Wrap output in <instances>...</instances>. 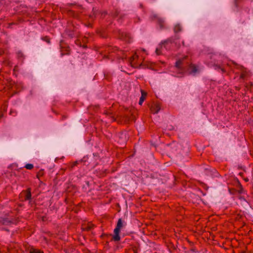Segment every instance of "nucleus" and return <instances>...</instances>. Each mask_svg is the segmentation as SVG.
<instances>
[{"mask_svg": "<svg viewBox=\"0 0 253 253\" xmlns=\"http://www.w3.org/2000/svg\"><path fill=\"white\" fill-rule=\"evenodd\" d=\"M105 51L104 58H111L113 60V58L115 56V55L113 54V53H116L117 58H124L123 56H122V54H123V51L119 50L116 46H108L106 48Z\"/></svg>", "mask_w": 253, "mask_h": 253, "instance_id": "obj_1", "label": "nucleus"}, {"mask_svg": "<svg viewBox=\"0 0 253 253\" xmlns=\"http://www.w3.org/2000/svg\"><path fill=\"white\" fill-rule=\"evenodd\" d=\"M123 227V222L121 218H119L118 220L117 226L114 230V235L113 236V240L114 241H119L121 239L120 236V232L121 228Z\"/></svg>", "mask_w": 253, "mask_h": 253, "instance_id": "obj_2", "label": "nucleus"}, {"mask_svg": "<svg viewBox=\"0 0 253 253\" xmlns=\"http://www.w3.org/2000/svg\"><path fill=\"white\" fill-rule=\"evenodd\" d=\"M119 38L127 42H130L132 41V38L129 34L124 32H119Z\"/></svg>", "mask_w": 253, "mask_h": 253, "instance_id": "obj_3", "label": "nucleus"}, {"mask_svg": "<svg viewBox=\"0 0 253 253\" xmlns=\"http://www.w3.org/2000/svg\"><path fill=\"white\" fill-rule=\"evenodd\" d=\"M119 38L127 42H130L132 41V38L129 34L124 32H119Z\"/></svg>", "mask_w": 253, "mask_h": 253, "instance_id": "obj_4", "label": "nucleus"}, {"mask_svg": "<svg viewBox=\"0 0 253 253\" xmlns=\"http://www.w3.org/2000/svg\"><path fill=\"white\" fill-rule=\"evenodd\" d=\"M94 224L91 222L84 223L82 225V229L83 231H89L93 229Z\"/></svg>", "mask_w": 253, "mask_h": 253, "instance_id": "obj_5", "label": "nucleus"}, {"mask_svg": "<svg viewBox=\"0 0 253 253\" xmlns=\"http://www.w3.org/2000/svg\"><path fill=\"white\" fill-rule=\"evenodd\" d=\"M154 17L156 18V22L158 23V24L159 25L160 28L161 29L164 28H165L164 20L161 17H159L158 15H155Z\"/></svg>", "mask_w": 253, "mask_h": 253, "instance_id": "obj_6", "label": "nucleus"}, {"mask_svg": "<svg viewBox=\"0 0 253 253\" xmlns=\"http://www.w3.org/2000/svg\"><path fill=\"white\" fill-rule=\"evenodd\" d=\"M182 61L183 59H179L175 63V67L179 70L180 73L184 72V69L182 67Z\"/></svg>", "mask_w": 253, "mask_h": 253, "instance_id": "obj_7", "label": "nucleus"}, {"mask_svg": "<svg viewBox=\"0 0 253 253\" xmlns=\"http://www.w3.org/2000/svg\"><path fill=\"white\" fill-rule=\"evenodd\" d=\"M138 58V55L136 53L134 54L130 59V63L131 65V66L133 67H135L136 66L135 65V60Z\"/></svg>", "mask_w": 253, "mask_h": 253, "instance_id": "obj_8", "label": "nucleus"}, {"mask_svg": "<svg viewBox=\"0 0 253 253\" xmlns=\"http://www.w3.org/2000/svg\"><path fill=\"white\" fill-rule=\"evenodd\" d=\"M141 96L140 98L139 101V104L141 105L144 102V100L145 99L146 96H147V93L145 92L144 90H141Z\"/></svg>", "mask_w": 253, "mask_h": 253, "instance_id": "obj_9", "label": "nucleus"}, {"mask_svg": "<svg viewBox=\"0 0 253 253\" xmlns=\"http://www.w3.org/2000/svg\"><path fill=\"white\" fill-rule=\"evenodd\" d=\"M61 54L62 56L66 54H69L70 52V47H61Z\"/></svg>", "mask_w": 253, "mask_h": 253, "instance_id": "obj_10", "label": "nucleus"}, {"mask_svg": "<svg viewBox=\"0 0 253 253\" xmlns=\"http://www.w3.org/2000/svg\"><path fill=\"white\" fill-rule=\"evenodd\" d=\"M172 44L171 40H168L162 43V48H165L166 49L169 47V46Z\"/></svg>", "mask_w": 253, "mask_h": 253, "instance_id": "obj_11", "label": "nucleus"}, {"mask_svg": "<svg viewBox=\"0 0 253 253\" xmlns=\"http://www.w3.org/2000/svg\"><path fill=\"white\" fill-rule=\"evenodd\" d=\"M160 110V107L159 104H155L151 108V112L154 114H157Z\"/></svg>", "mask_w": 253, "mask_h": 253, "instance_id": "obj_12", "label": "nucleus"}, {"mask_svg": "<svg viewBox=\"0 0 253 253\" xmlns=\"http://www.w3.org/2000/svg\"><path fill=\"white\" fill-rule=\"evenodd\" d=\"M25 194V200H28L31 198V193L30 188H28L26 191L24 192Z\"/></svg>", "mask_w": 253, "mask_h": 253, "instance_id": "obj_13", "label": "nucleus"}, {"mask_svg": "<svg viewBox=\"0 0 253 253\" xmlns=\"http://www.w3.org/2000/svg\"><path fill=\"white\" fill-rule=\"evenodd\" d=\"M29 253H44L43 251L35 248H31L29 251Z\"/></svg>", "mask_w": 253, "mask_h": 253, "instance_id": "obj_14", "label": "nucleus"}, {"mask_svg": "<svg viewBox=\"0 0 253 253\" xmlns=\"http://www.w3.org/2000/svg\"><path fill=\"white\" fill-rule=\"evenodd\" d=\"M182 30V27L180 24H177L174 28V31L175 33H178Z\"/></svg>", "mask_w": 253, "mask_h": 253, "instance_id": "obj_15", "label": "nucleus"}, {"mask_svg": "<svg viewBox=\"0 0 253 253\" xmlns=\"http://www.w3.org/2000/svg\"><path fill=\"white\" fill-rule=\"evenodd\" d=\"M44 174V171H43V169H42L41 170H40L38 173H37V177L38 178V179H40V178Z\"/></svg>", "mask_w": 253, "mask_h": 253, "instance_id": "obj_16", "label": "nucleus"}, {"mask_svg": "<svg viewBox=\"0 0 253 253\" xmlns=\"http://www.w3.org/2000/svg\"><path fill=\"white\" fill-rule=\"evenodd\" d=\"M190 68L191 69V73H195L197 72V67L194 65H192L190 66Z\"/></svg>", "mask_w": 253, "mask_h": 253, "instance_id": "obj_17", "label": "nucleus"}, {"mask_svg": "<svg viewBox=\"0 0 253 253\" xmlns=\"http://www.w3.org/2000/svg\"><path fill=\"white\" fill-rule=\"evenodd\" d=\"M215 66V69H220L222 73H225L226 72L225 68L222 66L216 65Z\"/></svg>", "mask_w": 253, "mask_h": 253, "instance_id": "obj_18", "label": "nucleus"}, {"mask_svg": "<svg viewBox=\"0 0 253 253\" xmlns=\"http://www.w3.org/2000/svg\"><path fill=\"white\" fill-rule=\"evenodd\" d=\"M25 168L28 169H32L34 168V166L31 164H27L25 165Z\"/></svg>", "mask_w": 253, "mask_h": 253, "instance_id": "obj_19", "label": "nucleus"}, {"mask_svg": "<svg viewBox=\"0 0 253 253\" xmlns=\"http://www.w3.org/2000/svg\"><path fill=\"white\" fill-rule=\"evenodd\" d=\"M239 185L240 186V189L238 190V192L240 194H243L245 193V190H244L242 186L241 185L240 183H239Z\"/></svg>", "mask_w": 253, "mask_h": 253, "instance_id": "obj_20", "label": "nucleus"}, {"mask_svg": "<svg viewBox=\"0 0 253 253\" xmlns=\"http://www.w3.org/2000/svg\"><path fill=\"white\" fill-rule=\"evenodd\" d=\"M42 39L43 41H45V42H47L48 43H50V39H49V38L48 37H47V36H46V37H44L42 38Z\"/></svg>", "mask_w": 253, "mask_h": 253, "instance_id": "obj_21", "label": "nucleus"}, {"mask_svg": "<svg viewBox=\"0 0 253 253\" xmlns=\"http://www.w3.org/2000/svg\"><path fill=\"white\" fill-rule=\"evenodd\" d=\"M247 74V73L246 72H243L240 75V78L242 79H245Z\"/></svg>", "mask_w": 253, "mask_h": 253, "instance_id": "obj_22", "label": "nucleus"}, {"mask_svg": "<svg viewBox=\"0 0 253 253\" xmlns=\"http://www.w3.org/2000/svg\"><path fill=\"white\" fill-rule=\"evenodd\" d=\"M75 43L78 45L81 46V43L79 40L76 41Z\"/></svg>", "mask_w": 253, "mask_h": 253, "instance_id": "obj_23", "label": "nucleus"}, {"mask_svg": "<svg viewBox=\"0 0 253 253\" xmlns=\"http://www.w3.org/2000/svg\"><path fill=\"white\" fill-rule=\"evenodd\" d=\"M78 164V162L77 161H76V162H74L73 164H72V167H74L76 166H77V165Z\"/></svg>", "mask_w": 253, "mask_h": 253, "instance_id": "obj_24", "label": "nucleus"}, {"mask_svg": "<svg viewBox=\"0 0 253 253\" xmlns=\"http://www.w3.org/2000/svg\"><path fill=\"white\" fill-rule=\"evenodd\" d=\"M110 120H111V121H112V122H114L116 120V119H115V118L113 116L110 117Z\"/></svg>", "mask_w": 253, "mask_h": 253, "instance_id": "obj_25", "label": "nucleus"}, {"mask_svg": "<svg viewBox=\"0 0 253 253\" xmlns=\"http://www.w3.org/2000/svg\"><path fill=\"white\" fill-rule=\"evenodd\" d=\"M156 52L158 55L160 54V51L158 48L156 49Z\"/></svg>", "mask_w": 253, "mask_h": 253, "instance_id": "obj_26", "label": "nucleus"}, {"mask_svg": "<svg viewBox=\"0 0 253 253\" xmlns=\"http://www.w3.org/2000/svg\"><path fill=\"white\" fill-rule=\"evenodd\" d=\"M244 180L246 181V182H248L249 181V179L247 177V178H245L244 179Z\"/></svg>", "mask_w": 253, "mask_h": 253, "instance_id": "obj_27", "label": "nucleus"}, {"mask_svg": "<svg viewBox=\"0 0 253 253\" xmlns=\"http://www.w3.org/2000/svg\"><path fill=\"white\" fill-rule=\"evenodd\" d=\"M229 192L231 194H233V191L231 189H229Z\"/></svg>", "mask_w": 253, "mask_h": 253, "instance_id": "obj_28", "label": "nucleus"}, {"mask_svg": "<svg viewBox=\"0 0 253 253\" xmlns=\"http://www.w3.org/2000/svg\"><path fill=\"white\" fill-rule=\"evenodd\" d=\"M252 86H253V84L252 83H250V87L251 88Z\"/></svg>", "mask_w": 253, "mask_h": 253, "instance_id": "obj_29", "label": "nucleus"}, {"mask_svg": "<svg viewBox=\"0 0 253 253\" xmlns=\"http://www.w3.org/2000/svg\"><path fill=\"white\" fill-rule=\"evenodd\" d=\"M129 121V119L128 118H126L125 121Z\"/></svg>", "mask_w": 253, "mask_h": 253, "instance_id": "obj_30", "label": "nucleus"}, {"mask_svg": "<svg viewBox=\"0 0 253 253\" xmlns=\"http://www.w3.org/2000/svg\"><path fill=\"white\" fill-rule=\"evenodd\" d=\"M239 174H240V175L242 176V175H243V173H242V172H240V173H239Z\"/></svg>", "mask_w": 253, "mask_h": 253, "instance_id": "obj_31", "label": "nucleus"}, {"mask_svg": "<svg viewBox=\"0 0 253 253\" xmlns=\"http://www.w3.org/2000/svg\"><path fill=\"white\" fill-rule=\"evenodd\" d=\"M246 87L249 89L250 87L247 85Z\"/></svg>", "mask_w": 253, "mask_h": 253, "instance_id": "obj_32", "label": "nucleus"}, {"mask_svg": "<svg viewBox=\"0 0 253 253\" xmlns=\"http://www.w3.org/2000/svg\"><path fill=\"white\" fill-rule=\"evenodd\" d=\"M182 44H183V45H184V42H182Z\"/></svg>", "mask_w": 253, "mask_h": 253, "instance_id": "obj_33", "label": "nucleus"}, {"mask_svg": "<svg viewBox=\"0 0 253 253\" xmlns=\"http://www.w3.org/2000/svg\"><path fill=\"white\" fill-rule=\"evenodd\" d=\"M106 114L107 115H109V113L107 112Z\"/></svg>", "mask_w": 253, "mask_h": 253, "instance_id": "obj_34", "label": "nucleus"}]
</instances>
